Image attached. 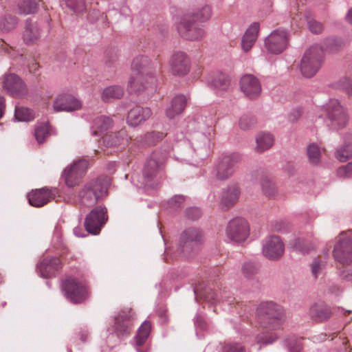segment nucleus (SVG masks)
<instances>
[{
	"instance_id": "72a5a7b5",
	"label": "nucleus",
	"mask_w": 352,
	"mask_h": 352,
	"mask_svg": "<svg viewBox=\"0 0 352 352\" xmlns=\"http://www.w3.org/2000/svg\"><path fill=\"white\" fill-rule=\"evenodd\" d=\"M151 327V323L147 320L144 321L139 327L135 337V343L137 346L136 350L138 352H146L145 351L140 349V346L144 344L147 340L150 334Z\"/></svg>"
},
{
	"instance_id": "473e14b6",
	"label": "nucleus",
	"mask_w": 352,
	"mask_h": 352,
	"mask_svg": "<svg viewBox=\"0 0 352 352\" xmlns=\"http://www.w3.org/2000/svg\"><path fill=\"white\" fill-rule=\"evenodd\" d=\"M290 246L293 250L302 253L308 254L315 248V243L304 237L296 238L290 242Z\"/></svg>"
},
{
	"instance_id": "09e8293b",
	"label": "nucleus",
	"mask_w": 352,
	"mask_h": 352,
	"mask_svg": "<svg viewBox=\"0 0 352 352\" xmlns=\"http://www.w3.org/2000/svg\"><path fill=\"white\" fill-rule=\"evenodd\" d=\"M164 134L160 131H152L147 133L144 137L140 136L141 139L144 138V142H141L142 144H149L157 142V141L163 139Z\"/></svg>"
},
{
	"instance_id": "0e129e2a",
	"label": "nucleus",
	"mask_w": 352,
	"mask_h": 352,
	"mask_svg": "<svg viewBox=\"0 0 352 352\" xmlns=\"http://www.w3.org/2000/svg\"><path fill=\"white\" fill-rule=\"evenodd\" d=\"M302 111L300 109L294 110L289 116V119L291 121L294 122L297 120V119L301 116Z\"/></svg>"
},
{
	"instance_id": "9b49d317",
	"label": "nucleus",
	"mask_w": 352,
	"mask_h": 352,
	"mask_svg": "<svg viewBox=\"0 0 352 352\" xmlns=\"http://www.w3.org/2000/svg\"><path fill=\"white\" fill-rule=\"evenodd\" d=\"M177 29L180 36L186 40L199 41L205 36L203 27L192 17H182L177 25Z\"/></svg>"
},
{
	"instance_id": "58836bf2",
	"label": "nucleus",
	"mask_w": 352,
	"mask_h": 352,
	"mask_svg": "<svg viewBox=\"0 0 352 352\" xmlns=\"http://www.w3.org/2000/svg\"><path fill=\"white\" fill-rule=\"evenodd\" d=\"M37 10L36 0H22L18 4L17 12L21 14H31Z\"/></svg>"
},
{
	"instance_id": "f8f14e48",
	"label": "nucleus",
	"mask_w": 352,
	"mask_h": 352,
	"mask_svg": "<svg viewBox=\"0 0 352 352\" xmlns=\"http://www.w3.org/2000/svg\"><path fill=\"white\" fill-rule=\"evenodd\" d=\"M108 220L107 210L105 206H98L94 208L85 219V228L88 233L98 234L102 227Z\"/></svg>"
},
{
	"instance_id": "6e6552de",
	"label": "nucleus",
	"mask_w": 352,
	"mask_h": 352,
	"mask_svg": "<svg viewBox=\"0 0 352 352\" xmlns=\"http://www.w3.org/2000/svg\"><path fill=\"white\" fill-rule=\"evenodd\" d=\"M164 157L153 153L147 160L143 170L142 183L145 186L154 188L163 176Z\"/></svg>"
},
{
	"instance_id": "c85d7f7f",
	"label": "nucleus",
	"mask_w": 352,
	"mask_h": 352,
	"mask_svg": "<svg viewBox=\"0 0 352 352\" xmlns=\"http://www.w3.org/2000/svg\"><path fill=\"white\" fill-rule=\"evenodd\" d=\"M187 104L185 96L179 94L175 96L171 100L170 106L166 110V115L169 119H173L180 115L184 110Z\"/></svg>"
},
{
	"instance_id": "a18cd8bd",
	"label": "nucleus",
	"mask_w": 352,
	"mask_h": 352,
	"mask_svg": "<svg viewBox=\"0 0 352 352\" xmlns=\"http://www.w3.org/2000/svg\"><path fill=\"white\" fill-rule=\"evenodd\" d=\"M261 188L266 197H273L276 194V187L274 183L267 177L262 179Z\"/></svg>"
},
{
	"instance_id": "ddd939ff",
	"label": "nucleus",
	"mask_w": 352,
	"mask_h": 352,
	"mask_svg": "<svg viewBox=\"0 0 352 352\" xmlns=\"http://www.w3.org/2000/svg\"><path fill=\"white\" fill-rule=\"evenodd\" d=\"M333 256L335 260L342 264L352 261V234L351 231L342 232L340 238L334 245Z\"/></svg>"
},
{
	"instance_id": "6ab92c4d",
	"label": "nucleus",
	"mask_w": 352,
	"mask_h": 352,
	"mask_svg": "<svg viewBox=\"0 0 352 352\" xmlns=\"http://www.w3.org/2000/svg\"><path fill=\"white\" fill-rule=\"evenodd\" d=\"M3 85L7 93L14 98H21L28 92L25 84L19 76L14 74L6 75Z\"/></svg>"
},
{
	"instance_id": "cd10ccee",
	"label": "nucleus",
	"mask_w": 352,
	"mask_h": 352,
	"mask_svg": "<svg viewBox=\"0 0 352 352\" xmlns=\"http://www.w3.org/2000/svg\"><path fill=\"white\" fill-rule=\"evenodd\" d=\"M241 194L240 189L236 184H231L223 191L221 204L227 208L234 206L238 201Z\"/></svg>"
},
{
	"instance_id": "a878e982",
	"label": "nucleus",
	"mask_w": 352,
	"mask_h": 352,
	"mask_svg": "<svg viewBox=\"0 0 352 352\" xmlns=\"http://www.w3.org/2000/svg\"><path fill=\"white\" fill-rule=\"evenodd\" d=\"M41 36V28L36 22L26 20L25 28L23 34V39L25 44L32 45L38 42Z\"/></svg>"
},
{
	"instance_id": "37998d69",
	"label": "nucleus",
	"mask_w": 352,
	"mask_h": 352,
	"mask_svg": "<svg viewBox=\"0 0 352 352\" xmlns=\"http://www.w3.org/2000/svg\"><path fill=\"white\" fill-rule=\"evenodd\" d=\"M73 12L80 14L86 11L87 5L85 0H62Z\"/></svg>"
},
{
	"instance_id": "1a4fd4ad",
	"label": "nucleus",
	"mask_w": 352,
	"mask_h": 352,
	"mask_svg": "<svg viewBox=\"0 0 352 352\" xmlns=\"http://www.w3.org/2000/svg\"><path fill=\"white\" fill-rule=\"evenodd\" d=\"M323 57V50L320 46L316 45L309 47L301 59L302 74L306 78L314 76L320 68Z\"/></svg>"
},
{
	"instance_id": "aec40b11",
	"label": "nucleus",
	"mask_w": 352,
	"mask_h": 352,
	"mask_svg": "<svg viewBox=\"0 0 352 352\" xmlns=\"http://www.w3.org/2000/svg\"><path fill=\"white\" fill-rule=\"evenodd\" d=\"M285 245L278 236H271L263 244V254L270 260H278L284 254Z\"/></svg>"
},
{
	"instance_id": "f3484780",
	"label": "nucleus",
	"mask_w": 352,
	"mask_h": 352,
	"mask_svg": "<svg viewBox=\"0 0 352 352\" xmlns=\"http://www.w3.org/2000/svg\"><path fill=\"white\" fill-rule=\"evenodd\" d=\"M288 43V34L285 30L278 29L273 31L265 40L267 50L272 54L283 52Z\"/></svg>"
},
{
	"instance_id": "680f3d73",
	"label": "nucleus",
	"mask_w": 352,
	"mask_h": 352,
	"mask_svg": "<svg viewBox=\"0 0 352 352\" xmlns=\"http://www.w3.org/2000/svg\"><path fill=\"white\" fill-rule=\"evenodd\" d=\"M195 325L199 328L201 330H205L206 329V323L204 320V318L199 316L197 315L195 318Z\"/></svg>"
},
{
	"instance_id": "052dcab7",
	"label": "nucleus",
	"mask_w": 352,
	"mask_h": 352,
	"mask_svg": "<svg viewBox=\"0 0 352 352\" xmlns=\"http://www.w3.org/2000/svg\"><path fill=\"white\" fill-rule=\"evenodd\" d=\"M184 201V197L182 195H175L170 201L169 205L170 207L177 208L180 206Z\"/></svg>"
},
{
	"instance_id": "8fccbe9b",
	"label": "nucleus",
	"mask_w": 352,
	"mask_h": 352,
	"mask_svg": "<svg viewBox=\"0 0 352 352\" xmlns=\"http://www.w3.org/2000/svg\"><path fill=\"white\" fill-rule=\"evenodd\" d=\"M336 157L340 162H346L352 157V146L347 145L336 151Z\"/></svg>"
},
{
	"instance_id": "39448f33",
	"label": "nucleus",
	"mask_w": 352,
	"mask_h": 352,
	"mask_svg": "<svg viewBox=\"0 0 352 352\" xmlns=\"http://www.w3.org/2000/svg\"><path fill=\"white\" fill-rule=\"evenodd\" d=\"M241 160V155L236 152L221 155L213 166L212 176L219 181L228 179L234 174L236 164Z\"/></svg>"
},
{
	"instance_id": "7c9ffc66",
	"label": "nucleus",
	"mask_w": 352,
	"mask_h": 352,
	"mask_svg": "<svg viewBox=\"0 0 352 352\" xmlns=\"http://www.w3.org/2000/svg\"><path fill=\"white\" fill-rule=\"evenodd\" d=\"M112 126V120L110 118L100 116L96 118L91 126V135L100 136L104 132L108 131Z\"/></svg>"
},
{
	"instance_id": "ea45409f",
	"label": "nucleus",
	"mask_w": 352,
	"mask_h": 352,
	"mask_svg": "<svg viewBox=\"0 0 352 352\" xmlns=\"http://www.w3.org/2000/svg\"><path fill=\"white\" fill-rule=\"evenodd\" d=\"M17 25V19L10 14L0 16V31L8 32L14 30Z\"/></svg>"
},
{
	"instance_id": "b1692460",
	"label": "nucleus",
	"mask_w": 352,
	"mask_h": 352,
	"mask_svg": "<svg viewBox=\"0 0 352 352\" xmlns=\"http://www.w3.org/2000/svg\"><path fill=\"white\" fill-rule=\"evenodd\" d=\"M60 268V261L56 257H46L37 265L38 273L45 278L55 276Z\"/></svg>"
},
{
	"instance_id": "338daca9",
	"label": "nucleus",
	"mask_w": 352,
	"mask_h": 352,
	"mask_svg": "<svg viewBox=\"0 0 352 352\" xmlns=\"http://www.w3.org/2000/svg\"><path fill=\"white\" fill-rule=\"evenodd\" d=\"M3 109H4V98H3V97L0 96V118H1L3 116Z\"/></svg>"
},
{
	"instance_id": "69168bd1",
	"label": "nucleus",
	"mask_w": 352,
	"mask_h": 352,
	"mask_svg": "<svg viewBox=\"0 0 352 352\" xmlns=\"http://www.w3.org/2000/svg\"><path fill=\"white\" fill-rule=\"evenodd\" d=\"M345 19L346 21L350 23L351 25H352V8H351L350 10H349L346 16H345Z\"/></svg>"
},
{
	"instance_id": "de8ad7c7",
	"label": "nucleus",
	"mask_w": 352,
	"mask_h": 352,
	"mask_svg": "<svg viewBox=\"0 0 352 352\" xmlns=\"http://www.w3.org/2000/svg\"><path fill=\"white\" fill-rule=\"evenodd\" d=\"M241 270L245 278L252 279L258 272V267L254 263L247 262L243 265Z\"/></svg>"
},
{
	"instance_id": "4be33fe9",
	"label": "nucleus",
	"mask_w": 352,
	"mask_h": 352,
	"mask_svg": "<svg viewBox=\"0 0 352 352\" xmlns=\"http://www.w3.org/2000/svg\"><path fill=\"white\" fill-rule=\"evenodd\" d=\"M240 89L245 97L256 98L261 93V85L258 79L252 74L243 75L239 82Z\"/></svg>"
},
{
	"instance_id": "a19ab883",
	"label": "nucleus",
	"mask_w": 352,
	"mask_h": 352,
	"mask_svg": "<svg viewBox=\"0 0 352 352\" xmlns=\"http://www.w3.org/2000/svg\"><path fill=\"white\" fill-rule=\"evenodd\" d=\"M304 16L307 21L308 28L312 33L320 34L322 32L323 25L320 22L315 20L311 12L306 11L304 14Z\"/></svg>"
},
{
	"instance_id": "f03ea898",
	"label": "nucleus",
	"mask_w": 352,
	"mask_h": 352,
	"mask_svg": "<svg viewBox=\"0 0 352 352\" xmlns=\"http://www.w3.org/2000/svg\"><path fill=\"white\" fill-rule=\"evenodd\" d=\"M213 131L211 124L204 121L190 119L186 125V139L195 151L207 150L209 147L210 137Z\"/></svg>"
},
{
	"instance_id": "4c0bfd02",
	"label": "nucleus",
	"mask_w": 352,
	"mask_h": 352,
	"mask_svg": "<svg viewBox=\"0 0 352 352\" xmlns=\"http://www.w3.org/2000/svg\"><path fill=\"white\" fill-rule=\"evenodd\" d=\"M124 94L123 89L117 85H112L106 87L102 93V99L104 102H109L113 99L120 98Z\"/></svg>"
},
{
	"instance_id": "20e7f679",
	"label": "nucleus",
	"mask_w": 352,
	"mask_h": 352,
	"mask_svg": "<svg viewBox=\"0 0 352 352\" xmlns=\"http://www.w3.org/2000/svg\"><path fill=\"white\" fill-rule=\"evenodd\" d=\"M256 313L260 324L269 329L279 327L284 316L283 308L272 301L261 303Z\"/></svg>"
},
{
	"instance_id": "2f4dec72",
	"label": "nucleus",
	"mask_w": 352,
	"mask_h": 352,
	"mask_svg": "<svg viewBox=\"0 0 352 352\" xmlns=\"http://www.w3.org/2000/svg\"><path fill=\"white\" fill-rule=\"evenodd\" d=\"M325 151L324 148H320L316 143H310L306 148V153L309 163L311 166H319L321 163L322 153Z\"/></svg>"
},
{
	"instance_id": "13d9d810",
	"label": "nucleus",
	"mask_w": 352,
	"mask_h": 352,
	"mask_svg": "<svg viewBox=\"0 0 352 352\" xmlns=\"http://www.w3.org/2000/svg\"><path fill=\"white\" fill-rule=\"evenodd\" d=\"M201 215V210L198 208H190L186 211V217L190 220H196Z\"/></svg>"
},
{
	"instance_id": "6e6d98bb",
	"label": "nucleus",
	"mask_w": 352,
	"mask_h": 352,
	"mask_svg": "<svg viewBox=\"0 0 352 352\" xmlns=\"http://www.w3.org/2000/svg\"><path fill=\"white\" fill-rule=\"evenodd\" d=\"M287 346L289 352H300L302 349L300 340L291 338L287 340Z\"/></svg>"
},
{
	"instance_id": "412c9836",
	"label": "nucleus",
	"mask_w": 352,
	"mask_h": 352,
	"mask_svg": "<svg viewBox=\"0 0 352 352\" xmlns=\"http://www.w3.org/2000/svg\"><path fill=\"white\" fill-rule=\"evenodd\" d=\"M52 107L55 112H71L80 109L82 104L71 94H60L55 97Z\"/></svg>"
},
{
	"instance_id": "49530a36",
	"label": "nucleus",
	"mask_w": 352,
	"mask_h": 352,
	"mask_svg": "<svg viewBox=\"0 0 352 352\" xmlns=\"http://www.w3.org/2000/svg\"><path fill=\"white\" fill-rule=\"evenodd\" d=\"M50 135L49 126L42 124L38 126L34 131V136L38 143H43Z\"/></svg>"
},
{
	"instance_id": "423d86ee",
	"label": "nucleus",
	"mask_w": 352,
	"mask_h": 352,
	"mask_svg": "<svg viewBox=\"0 0 352 352\" xmlns=\"http://www.w3.org/2000/svg\"><path fill=\"white\" fill-rule=\"evenodd\" d=\"M61 287L65 297L72 303H83L89 298L88 286L74 277H67L63 280Z\"/></svg>"
},
{
	"instance_id": "3c124183",
	"label": "nucleus",
	"mask_w": 352,
	"mask_h": 352,
	"mask_svg": "<svg viewBox=\"0 0 352 352\" xmlns=\"http://www.w3.org/2000/svg\"><path fill=\"white\" fill-rule=\"evenodd\" d=\"M256 123L254 117L249 115L243 116L239 120V126L243 130H248L253 127Z\"/></svg>"
},
{
	"instance_id": "e2e57ef3",
	"label": "nucleus",
	"mask_w": 352,
	"mask_h": 352,
	"mask_svg": "<svg viewBox=\"0 0 352 352\" xmlns=\"http://www.w3.org/2000/svg\"><path fill=\"white\" fill-rule=\"evenodd\" d=\"M342 276L346 280L352 281V266L347 267L342 272Z\"/></svg>"
},
{
	"instance_id": "4d7b16f0",
	"label": "nucleus",
	"mask_w": 352,
	"mask_h": 352,
	"mask_svg": "<svg viewBox=\"0 0 352 352\" xmlns=\"http://www.w3.org/2000/svg\"><path fill=\"white\" fill-rule=\"evenodd\" d=\"M338 175L341 177H350L352 176V162L345 166L340 167L337 170Z\"/></svg>"
},
{
	"instance_id": "5fc2aeb1",
	"label": "nucleus",
	"mask_w": 352,
	"mask_h": 352,
	"mask_svg": "<svg viewBox=\"0 0 352 352\" xmlns=\"http://www.w3.org/2000/svg\"><path fill=\"white\" fill-rule=\"evenodd\" d=\"M201 295L206 301L210 302L212 304L217 303L220 301L217 297V294L210 289H206Z\"/></svg>"
},
{
	"instance_id": "bb28decb",
	"label": "nucleus",
	"mask_w": 352,
	"mask_h": 352,
	"mask_svg": "<svg viewBox=\"0 0 352 352\" xmlns=\"http://www.w3.org/2000/svg\"><path fill=\"white\" fill-rule=\"evenodd\" d=\"M260 30V24L258 22H254L250 24L245 32L241 39V48L245 52H248L254 45L258 38Z\"/></svg>"
},
{
	"instance_id": "2eb2a0df",
	"label": "nucleus",
	"mask_w": 352,
	"mask_h": 352,
	"mask_svg": "<svg viewBox=\"0 0 352 352\" xmlns=\"http://www.w3.org/2000/svg\"><path fill=\"white\" fill-rule=\"evenodd\" d=\"M135 319V313L131 308L122 309L115 318L113 331L120 339L128 336Z\"/></svg>"
},
{
	"instance_id": "9d476101",
	"label": "nucleus",
	"mask_w": 352,
	"mask_h": 352,
	"mask_svg": "<svg viewBox=\"0 0 352 352\" xmlns=\"http://www.w3.org/2000/svg\"><path fill=\"white\" fill-rule=\"evenodd\" d=\"M326 122L333 130H338L346 126L348 116L346 109L337 99H330L324 106Z\"/></svg>"
},
{
	"instance_id": "dca6fc26",
	"label": "nucleus",
	"mask_w": 352,
	"mask_h": 352,
	"mask_svg": "<svg viewBox=\"0 0 352 352\" xmlns=\"http://www.w3.org/2000/svg\"><path fill=\"white\" fill-rule=\"evenodd\" d=\"M228 239L234 243H241L249 236L250 229L248 222L243 218L230 220L226 228Z\"/></svg>"
},
{
	"instance_id": "4468645a",
	"label": "nucleus",
	"mask_w": 352,
	"mask_h": 352,
	"mask_svg": "<svg viewBox=\"0 0 352 352\" xmlns=\"http://www.w3.org/2000/svg\"><path fill=\"white\" fill-rule=\"evenodd\" d=\"M88 166L87 160L80 159L67 166L63 173V177L67 186L72 188L78 185L86 173Z\"/></svg>"
},
{
	"instance_id": "f257e3e1",
	"label": "nucleus",
	"mask_w": 352,
	"mask_h": 352,
	"mask_svg": "<svg viewBox=\"0 0 352 352\" xmlns=\"http://www.w3.org/2000/svg\"><path fill=\"white\" fill-rule=\"evenodd\" d=\"M131 70L129 87L132 91L155 89V69L148 56L140 55L135 57L131 63Z\"/></svg>"
},
{
	"instance_id": "bf43d9fd",
	"label": "nucleus",
	"mask_w": 352,
	"mask_h": 352,
	"mask_svg": "<svg viewBox=\"0 0 352 352\" xmlns=\"http://www.w3.org/2000/svg\"><path fill=\"white\" fill-rule=\"evenodd\" d=\"M276 339V337L273 335L267 336L265 334H261L256 337L258 342L263 343L264 344H272Z\"/></svg>"
},
{
	"instance_id": "864d4df0",
	"label": "nucleus",
	"mask_w": 352,
	"mask_h": 352,
	"mask_svg": "<svg viewBox=\"0 0 352 352\" xmlns=\"http://www.w3.org/2000/svg\"><path fill=\"white\" fill-rule=\"evenodd\" d=\"M336 87L344 90L348 95L352 96V80L340 79L336 85Z\"/></svg>"
},
{
	"instance_id": "0eeeda50",
	"label": "nucleus",
	"mask_w": 352,
	"mask_h": 352,
	"mask_svg": "<svg viewBox=\"0 0 352 352\" xmlns=\"http://www.w3.org/2000/svg\"><path fill=\"white\" fill-rule=\"evenodd\" d=\"M203 241L204 234L199 228H188L181 233L177 254L184 257H188L198 249Z\"/></svg>"
},
{
	"instance_id": "a211bd4d",
	"label": "nucleus",
	"mask_w": 352,
	"mask_h": 352,
	"mask_svg": "<svg viewBox=\"0 0 352 352\" xmlns=\"http://www.w3.org/2000/svg\"><path fill=\"white\" fill-rule=\"evenodd\" d=\"M170 71L173 76L179 77L187 75L191 67L190 59L184 52H174L169 60Z\"/></svg>"
},
{
	"instance_id": "e433bc0d",
	"label": "nucleus",
	"mask_w": 352,
	"mask_h": 352,
	"mask_svg": "<svg viewBox=\"0 0 352 352\" xmlns=\"http://www.w3.org/2000/svg\"><path fill=\"white\" fill-rule=\"evenodd\" d=\"M256 150L261 153L271 148L274 144L273 136L267 133H259L256 137Z\"/></svg>"
},
{
	"instance_id": "79ce46f5",
	"label": "nucleus",
	"mask_w": 352,
	"mask_h": 352,
	"mask_svg": "<svg viewBox=\"0 0 352 352\" xmlns=\"http://www.w3.org/2000/svg\"><path fill=\"white\" fill-rule=\"evenodd\" d=\"M126 133L124 131H120L116 133L105 135L104 138V142L107 146H114L121 144L124 140Z\"/></svg>"
},
{
	"instance_id": "c03bdc74",
	"label": "nucleus",
	"mask_w": 352,
	"mask_h": 352,
	"mask_svg": "<svg viewBox=\"0 0 352 352\" xmlns=\"http://www.w3.org/2000/svg\"><path fill=\"white\" fill-rule=\"evenodd\" d=\"M14 117L18 121L28 122L34 118V115L32 110L16 106Z\"/></svg>"
},
{
	"instance_id": "c756f323",
	"label": "nucleus",
	"mask_w": 352,
	"mask_h": 352,
	"mask_svg": "<svg viewBox=\"0 0 352 352\" xmlns=\"http://www.w3.org/2000/svg\"><path fill=\"white\" fill-rule=\"evenodd\" d=\"M309 316L316 322H323L330 318L331 311L330 307L324 303H316L310 307Z\"/></svg>"
},
{
	"instance_id": "f704fd0d",
	"label": "nucleus",
	"mask_w": 352,
	"mask_h": 352,
	"mask_svg": "<svg viewBox=\"0 0 352 352\" xmlns=\"http://www.w3.org/2000/svg\"><path fill=\"white\" fill-rule=\"evenodd\" d=\"M211 84L215 89L225 91L230 87V78L226 74L218 73L213 76Z\"/></svg>"
},
{
	"instance_id": "c9c22d12",
	"label": "nucleus",
	"mask_w": 352,
	"mask_h": 352,
	"mask_svg": "<svg viewBox=\"0 0 352 352\" xmlns=\"http://www.w3.org/2000/svg\"><path fill=\"white\" fill-rule=\"evenodd\" d=\"M212 13L211 7L208 5H205L198 8L192 14L186 15L185 16L192 17L197 23H204L210 19Z\"/></svg>"
},
{
	"instance_id": "7ed1b4c3",
	"label": "nucleus",
	"mask_w": 352,
	"mask_h": 352,
	"mask_svg": "<svg viewBox=\"0 0 352 352\" xmlns=\"http://www.w3.org/2000/svg\"><path fill=\"white\" fill-rule=\"evenodd\" d=\"M108 181L97 178L86 182L80 189L78 197L81 205L91 207L107 195Z\"/></svg>"
},
{
	"instance_id": "603ef678",
	"label": "nucleus",
	"mask_w": 352,
	"mask_h": 352,
	"mask_svg": "<svg viewBox=\"0 0 352 352\" xmlns=\"http://www.w3.org/2000/svg\"><path fill=\"white\" fill-rule=\"evenodd\" d=\"M324 267V264L318 258H316L314 259L311 264V272L315 279L322 274Z\"/></svg>"
},
{
	"instance_id": "774afa93",
	"label": "nucleus",
	"mask_w": 352,
	"mask_h": 352,
	"mask_svg": "<svg viewBox=\"0 0 352 352\" xmlns=\"http://www.w3.org/2000/svg\"><path fill=\"white\" fill-rule=\"evenodd\" d=\"M81 231H82V229L80 228H75L74 230V233L76 236H78V237H83L85 236V234H81Z\"/></svg>"
},
{
	"instance_id": "5701e85b",
	"label": "nucleus",
	"mask_w": 352,
	"mask_h": 352,
	"mask_svg": "<svg viewBox=\"0 0 352 352\" xmlns=\"http://www.w3.org/2000/svg\"><path fill=\"white\" fill-rule=\"evenodd\" d=\"M56 189L44 187L40 189L32 190L28 194V201L34 207H41L47 204L56 196Z\"/></svg>"
},
{
	"instance_id": "393cba45",
	"label": "nucleus",
	"mask_w": 352,
	"mask_h": 352,
	"mask_svg": "<svg viewBox=\"0 0 352 352\" xmlns=\"http://www.w3.org/2000/svg\"><path fill=\"white\" fill-rule=\"evenodd\" d=\"M151 115L152 111L151 109L135 106L128 113L127 123L132 126H136L148 120Z\"/></svg>"
}]
</instances>
